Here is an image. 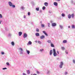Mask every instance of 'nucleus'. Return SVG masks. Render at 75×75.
<instances>
[{"label":"nucleus","mask_w":75,"mask_h":75,"mask_svg":"<svg viewBox=\"0 0 75 75\" xmlns=\"http://www.w3.org/2000/svg\"><path fill=\"white\" fill-rule=\"evenodd\" d=\"M51 46L52 47H54V45H53L52 43L51 44Z\"/></svg>","instance_id":"nucleus-25"},{"label":"nucleus","mask_w":75,"mask_h":75,"mask_svg":"<svg viewBox=\"0 0 75 75\" xmlns=\"http://www.w3.org/2000/svg\"><path fill=\"white\" fill-rule=\"evenodd\" d=\"M27 73L28 74H30V70H27Z\"/></svg>","instance_id":"nucleus-26"},{"label":"nucleus","mask_w":75,"mask_h":75,"mask_svg":"<svg viewBox=\"0 0 75 75\" xmlns=\"http://www.w3.org/2000/svg\"><path fill=\"white\" fill-rule=\"evenodd\" d=\"M47 42H48V43H50V44H51L52 43V42H51V41L50 40H48Z\"/></svg>","instance_id":"nucleus-24"},{"label":"nucleus","mask_w":75,"mask_h":75,"mask_svg":"<svg viewBox=\"0 0 75 75\" xmlns=\"http://www.w3.org/2000/svg\"><path fill=\"white\" fill-rule=\"evenodd\" d=\"M40 52H42V51H44V49H41L40 50Z\"/></svg>","instance_id":"nucleus-39"},{"label":"nucleus","mask_w":75,"mask_h":75,"mask_svg":"<svg viewBox=\"0 0 75 75\" xmlns=\"http://www.w3.org/2000/svg\"><path fill=\"white\" fill-rule=\"evenodd\" d=\"M59 27L61 29H62V28H63V26L60 25H59Z\"/></svg>","instance_id":"nucleus-21"},{"label":"nucleus","mask_w":75,"mask_h":75,"mask_svg":"<svg viewBox=\"0 0 75 75\" xmlns=\"http://www.w3.org/2000/svg\"><path fill=\"white\" fill-rule=\"evenodd\" d=\"M47 24L48 27H50V23H48Z\"/></svg>","instance_id":"nucleus-30"},{"label":"nucleus","mask_w":75,"mask_h":75,"mask_svg":"<svg viewBox=\"0 0 75 75\" xmlns=\"http://www.w3.org/2000/svg\"><path fill=\"white\" fill-rule=\"evenodd\" d=\"M41 26L42 27H44L45 26L44 24H41Z\"/></svg>","instance_id":"nucleus-27"},{"label":"nucleus","mask_w":75,"mask_h":75,"mask_svg":"<svg viewBox=\"0 0 75 75\" xmlns=\"http://www.w3.org/2000/svg\"><path fill=\"white\" fill-rule=\"evenodd\" d=\"M8 4L10 7H12L13 8H15L16 7V6L13 5V3L11 1H9L8 2Z\"/></svg>","instance_id":"nucleus-1"},{"label":"nucleus","mask_w":75,"mask_h":75,"mask_svg":"<svg viewBox=\"0 0 75 75\" xmlns=\"http://www.w3.org/2000/svg\"><path fill=\"white\" fill-rule=\"evenodd\" d=\"M65 53L66 54H68V51L66 50L65 51Z\"/></svg>","instance_id":"nucleus-37"},{"label":"nucleus","mask_w":75,"mask_h":75,"mask_svg":"<svg viewBox=\"0 0 75 75\" xmlns=\"http://www.w3.org/2000/svg\"><path fill=\"white\" fill-rule=\"evenodd\" d=\"M53 56L54 57H57V56L58 54H57V53H56V51H55V49H53Z\"/></svg>","instance_id":"nucleus-2"},{"label":"nucleus","mask_w":75,"mask_h":75,"mask_svg":"<svg viewBox=\"0 0 75 75\" xmlns=\"http://www.w3.org/2000/svg\"><path fill=\"white\" fill-rule=\"evenodd\" d=\"M6 64L8 66H9L10 65V64H9V62H7L6 63Z\"/></svg>","instance_id":"nucleus-34"},{"label":"nucleus","mask_w":75,"mask_h":75,"mask_svg":"<svg viewBox=\"0 0 75 75\" xmlns=\"http://www.w3.org/2000/svg\"><path fill=\"white\" fill-rule=\"evenodd\" d=\"M43 33L46 36H48V35L47 34V33H46V32L45 31H43Z\"/></svg>","instance_id":"nucleus-13"},{"label":"nucleus","mask_w":75,"mask_h":75,"mask_svg":"<svg viewBox=\"0 0 75 75\" xmlns=\"http://www.w3.org/2000/svg\"><path fill=\"white\" fill-rule=\"evenodd\" d=\"M37 74H40V72H39V71H37Z\"/></svg>","instance_id":"nucleus-47"},{"label":"nucleus","mask_w":75,"mask_h":75,"mask_svg":"<svg viewBox=\"0 0 75 75\" xmlns=\"http://www.w3.org/2000/svg\"><path fill=\"white\" fill-rule=\"evenodd\" d=\"M39 31H40L39 29H38V28L36 29V31H37V32H39Z\"/></svg>","instance_id":"nucleus-38"},{"label":"nucleus","mask_w":75,"mask_h":75,"mask_svg":"<svg viewBox=\"0 0 75 75\" xmlns=\"http://www.w3.org/2000/svg\"><path fill=\"white\" fill-rule=\"evenodd\" d=\"M26 18V17L25 16H24V18Z\"/></svg>","instance_id":"nucleus-51"},{"label":"nucleus","mask_w":75,"mask_h":75,"mask_svg":"<svg viewBox=\"0 0 75 75\" xmlns=\"http://www.w3.org/2000/svg\"><path fill=\"white\" fill-rule=\"evenodd\" d=\"M31 75H33V74H31Z\"/></svg>","instance_id":"nucleus-60"},{"label":"nucleus","mask_w":75,"mask_h":75,"mask_svg":"<svg viewBox=\"0 0 75 75\" xmlns=\"http://www.w3.org/2000/svg\"><path fill=\"white\" fill-rule=\"evenodd\" d=\"M49 13H51V11H49Z\"/></svg>","instance_id":"nucleus-49"},{"label":"nucleus","mask_w":75,"mask_h":75,"mask_svg":"<svg viewBox=\"0 0 75 75\" xmlns=\"http://www.w3.org/2000/svg\"><path fill=\"white\" fill-rule=\"evenodd\" d=\"M71 27L72 28H75V25H71Z\"/></svg>","instance_id":"nucleus-23"},{"label":"nucleus","mask_w":75,"mask_h":75,"mask_svg":"<svg viewBox=\"0 0 75 75\" xmlns=\"http://www.w3.org/2000/svg\"><path fill=\"white\" fill-rule=\"evenodd\" d=\"M21 8L22 10H24L25 8H24V6H22L21 7Z\"/></svg>","instance_id":"nucleus-22"},{"label":"nucleus","mask_w":75,"mask_h":75,"mask_svg":"<svg viewBox=\"0 0 75 75\" xmlns=\"http://www.w3.org/2000/svg\"><path fill=\"white\" fill-rule=\"evenodd\" d=\"M52 27H55L57 25V24L55 23H52Z\"/></svg>","instance_id":"nucleus-5"},{"label":"nucleus","mask_w":75,"mask_h":75,"mask_svg":"<svg viewBox=\"0 0 75 75\" xmlns=\"http://www.w3.org/2000/svg\"><path fill=\"white\" fill-rule=\"evenodd\" d=\"M51 23H52V21H51Z\"/></svg>","instance_id":"nucleus-59"},{"label":"nucleus","mask_w":75,"mask_h":75,"mask_svg":"<svg viewBox=\"0 0 75 75\" xmlns=\"http://www.w3.org/2000/svg\"><path fill=\"white\" fill-rule=\"evenodd\" d=\"M1 30H2V31H3V29H2Z\"/></svg>","instance_id":"nucleus-58"},{"label":"nucleus","mask_w":75,"mask_h":75,"mask_svg":"<svg viewBox=\"0 0 75 75\" xmlns=\"http://www.w3.org/2000/svg\"><path fill=\"white\" fill-rule=\"evenodd\" d=\"M40 13H42V11L41 10H40Z\"/></svg>","instance_id":"nucleus-52"},{"label":"nucleus","mask_w":75,"mask_h":75,"mask_svg":"<svg viewBox=\"0 0 75 75\" xmlns=\"http://www.w3.org/2000/svg\"><path fill=\"white\" fill-rule=\"evenodd\" d=\"M54 5L55 6H58V3L56 2H54Z\"/></svg>","instance_id":"nucleus-7"},{"label":"nucleus","mask_w":75,"mask_h":75,"mask_svg":"<svg viewBox=\"0 0 75 75\" xmlns=\"http://www.w3.org/2000/svg\"><path fill=\"white\" fill-rule=\"evenodd\" d=\"M5 30H6V31H8V28H7L6 27Z\"/></svg>","instance_id":"nucleus-41"},{"label":"nucleus","mask_w":75,"mask_h":75,"mask_svg":"<svg viewBox=\"0 0 75 75\" xmlns=\"http://www.w3.org/2000/svg\"><path fill=\"white\" fill-rule=\"evenodd\" d=\"M52 50H51L50 52V55H52Z\"/></svg>","instance_id":"nucleus-17"},{"label":"nucleus","mask_w":75,"mask_h":75,"mask_svg":"<svg viewBox=\"0 0 75 75\" xmlns=\"http://www.w3.org/2000/svg\"><path fill=\"white\" fill-rule=\"evenodd\" d=\"M1 54L2 55H4V52H1Z\"/></svg>","instance_id":"nucleus-42"},{"label":"nucleus","mask_w":75,"mask_h":75,"mask_svg":"<svg viewBox=\"0 0 75 75\" xmlns=\"http://www.w3.org/2000/svg\"><path fill=\"white\" fill-rule=\"evenodd\" d=\"M62 49L63 50H65V48L64 47H62Z\"/></svg>","instance_id":"nucleus-43"},{"label":"nucleus","mask_w":75,"mask_h":75,"mask_svg":"<svg viewBox=\"0 0 75 75\" xmlns=\"http://www.w3.org/2000/svg\"><path fill=\"white\" fill-rule=\"evenodd\" d=\"M57 53L58 54H59V51H57Z\"/></svg>","instance_id":"nucleus-50"},{"label":"nucleus","mask_w":75,"mask_h":75,"mask_svg":"<svg viewBox=\"0 0 75 75\" xmlns=\"http://www.w3.org/2000/svg\"><path fill=\"white\" fill-rule=\"evenodd\" d=\"M67 74H68V72L67 71H65L64 73V75H67Z\"/></svg>","instance_id":"nucleus-28"},{"label":"nucleus","mask_w":75,"mask_h":75,"mask_svg":"<svg viewBox=\"0 0 75 75\" xmlns=\"http://www.w3.org/2000/svg\"><path fill=\"white\" fill-rule=\"evenodd\" d=\"M42 10H45V6H43V7L42 8Z\"/></svg>","instance_id":"nucleus-40"},{"label":"nucleus","mask_w":75,"mask_h":75,"mask_svg":"<svg viewBox=\"0 0 75 75\" xmlns=\"http://www.w3.org/2000/svg\"><path fill=\"white\" fill-rule=\"evenodd\" d=\"M35 35L36 37H38L39 36H40V33H35Z\"/></svg>","instance_id":"nucleus-8"},{"label":"nucleus","mask_w":75,"mask_h":75,"mask_svg":"<svg viewBox=\"0 0 75 75\" xmlns=\"http://www.w3.org/2000/svg\"><path fill=\"white\" fill-rule=\"evenodd\" d=\"M39 8H36V11H39Z\"/></svg>","instance_id":"nucleus-29"},{"label":"nucleus","mask_w":75,"mask_h":75,"mask_svg":"<svg viewBox=\"0 0 75 75\" xmlns=\"http://www.w3.org/2000/svg\"><path fill=\"white\" fill-rule=\"evenodd\" d=\"M26 51L27 54L28 55H29V54H30V50H26Z\"/></svg>","instance_id":"nucleus-9"},{"label":"nucleus","mask_w":75,"mask_h":75,"mask_svg":"<svg viewBox=\"0 0 75 75\" xmlns=\"http://www.w3.org/2000/svg\"><path fill=\"white\" fill-rule=\"evenodd\" d=\"M73 62L74 64H75V60L74 59L73 60Z\"/></svg>","instance_id":"nucleus-45"},{"label":"nucleus","mask_w":75,"mask_h":75,"mask_svg":"<svg viewBox=\"0 0 75 75\" xmlns=\"http://www.w3.org/2000/svg\"><path fill=\"white\" fill-rule=\"evenodd\" d=\"M38 44H41V42L40 41H38Z\"/></svg>","instance_id":"nucleus-36"},{"label":"nucleus","mask_w":75,"mask_h":75,"mask_svg":"<svg viewBox=\"0 0 75 75\" xmlns=\"http://www.w3.org/2000/svg\"><path fill=\"white\" fill-rule=\"evenodd\" d=\"M51 74V72L49 70H47V74L48 75H50Z\"/></svg>","instance_id":"nucleus-10"},{"label":"nucleus","mask_w":75,"mask_h":75,"mask_svg":"<svg viewBox=\"0 0 75 75\" xmlns=\"http://www.w3.org/2000/svg\"><path fill=\"white\" fill-rule=\"evenodd\" d=\"M3 18V16H2V15L1 14H0V18Z\"/></svg>","instance_id":"nucleus-32"},{"label":"nucleus","mask_w":75,"mask_h":75,"mask_svg":"<svg viewBox=\"0 0 75 75\" xmlns=\"http://www.w3.org/2000/svg\"><path fill=\"white\" fill-rule=\"evenodd\" d=\"M40 39H43V38H45V36L44 35H42L40 36Z\"/></svg>","instance_id":"nucleus-12"},{"label":"nucleus","mask_w":75,"mask_h":75,"mask_svg":"<svg viewBox=\"0 0 75 75\" xmlns=\"http://www.w3.org/2000/svg\"><path fill=\"white\" fill-rule=\"evenodd\" d=\"M64 65V63L62 62H60V64L59 65V67L60 68H62V66Z\"/></svg>","instance_id":"nucleus-3"},{"label":"nucleus","mask_w":75,"mask_h":75,"mask_svg":"<svg viewBox=\"0 0 75 75\" xmlns=\"http://www.w3.org/2000/svg\"><path fill=\"white\" fill-rule=\"evenodd\" d=\"M28 37V35H27V34H26V33H24L23 34V37L24 38H26Z\"/></svg>","instance_id":"nucleus-4"},{"label":"nucleus","mask_w":75,"mask_h":75,"mask_svg":"<svg viewBox=\"0 0 75 75\" xmlns=\"http://www.w3.org/2000/svg\"><path fill=\"white\" fill-rule=\"evenodd\" d=\"M68 18H69V19H71V14H69L68 15Z\"/></svg>","instance_id":"nucleus-6"},{"label":"nucleus","mask_w":75,"mask_h":75,"mask_svg":"<svg viewBox=\"0 0 75 75\" xmlns=\"http://www.w3.org/2000/svg\"><path fill=\"white\" fill-rule=\"evenodd\" d=\"M35 42H36V43H37V42H38V41L37 40H36Z\"/></svg>","instance_id":"nucleus-53"},{"label":"nucleus","mask_w":75,"mask_h":75,"mask_svg":"<svg viewBox=\"0 0 75 75\" xmlns=\"http://www.w3.org/2000/svg\"><path fill=\"white\" fill-rule=\"evenodd\" d=\"M18 35H19V36H21V35H22V32H19L18 33Z\"/></svg>","instance_id":"nucleus-15"},{"label":"nucleus","mask_w":75,"mask_h":75,"mask_svg":"<svg viewBox=\"0 0 75 75\" xmlns=\"http://www.w3.org/2000/svg\"><path fill=\"white\" fill-rule=\"evenodd\" d=\"M57 0V1H60V0Z\"/></svg>","instance_id":"nucleus-57"},{"label":"nucleus","mask_w":75,"mask_h":75,"mask_svg":"<svg viewBox=\"0 0 75 75\" xmlns=\"http://www.w3.org/2000/svg\"><path fill=\"white\" fill-rule=\"evenodd\" d=\"M70 28V26H68V28Z\"/></svg>","instance_id":"nucleus-56"},{"label":"nucleus","mask_w":75,"mask_h":75,"mask_svg":"<svg viewBox=\"0 0 75 75\" xmlns=\"http://www.w3.org/2000/svg\"><path fill=\"white\" fill-rule=\"evenodd\" d=\"M40 23L41 24H42V21H41L40 22Z\"/></svg>","instance_id":"nucleus-55"},{"label":"nucleus","mask_w":75,"mask_h":75,"mask_svg":"<svg viewBox=\"0 0 75 75\" xmlns=\"http://www.w3.org/2000/svg\"><path fill=\"white\" fill-rule=\"evenodd\" d=\"M18 50L19 51V52L20 51H23V48L20 47V48H19V49H18Z\"/></svg>","instance_id":"nucleus-18"},{"label":"nucleus","mask_w":75,"mask_h":75,"mask_svg":"<svg viewBox=\"0 0 75 75\" xmlns=\"http://www.w3.org/2000/svg\"><path fill=\"white\" fill-rule=\"evenodd\" d=\"M31 44H32V42L31 41H29L27 44L28 45H31Z\"/></svg>","instance_id":"nucleus-11"},{"label":"nucleus","mask_w":75,"mask_h":75,"mask_svg":"<svg viewBox=\"0 0 75 75\" xmlns=\"http://www.w3.org/2000/svg\"><path fill=\"white\" fill-rule=\"evenodd\" d=\"M11 44L12 45L14 46V42H11Z\"/></svg>","instance_id":"nucleus-20"},{"label":"nucleus","mask_w":75,"mask_h":75,"mask_svg":"<svg viewBox=\"0 0 75 75\" xmlns=\"http://www.w3.org/2000/svg\"><path fill=\"white\" fill-rule=\"evenodd\" d=\"M62 17H65V14L64 13H62Z\"/></svg>","instance_id":"nucleus-31"},{"label":"nucleus","mask_w":75,"mask_h":75,"mask_svg":"<svg viewBox=\"0 0 75 75\" xmlns=\"http://www.w3.org/2000/svg\"><path fill=\"white\" fill-rule=\"evenodd\" d=\"M20 52V54H23L24 52V50L20 51L19 52Z\"/></svg>","instance_id":"nucleus-16"},{"label":"nucleus","mask_w":75,"mask_h":75,"mask_svg":"<svg viewBox=\"0 0 75 75\" xmlns=\"http://www.w3.org/2000/svg\"><path fill=\"white\" fill-rule=\"evenodd\" d=\"M44 5L45 6L47 7V6H48V2H45L44 3Z\"/></svg>","instance_id":"nucleus-14"},{"label":"nucleus","mask_w":75,"mask_h":75,"mask_svg":"<svg viewBox=\"0 0 75 75\" xmlns=\"http://www.w3.org/2000/svg\"><path fill=\"white\" fill-rule=\"evenodd\" d=\"M1 22H2V21H0V24H1Z\"/></svg>","instance_id":"nucleus-54"},{"label":"nucleus","mask_w":75,"mask_h":75,"mask_svg":"<svg viewBox=\"0 0 75 75\" xmlns=\"http://www.w3.org/2000/svg\"><path fill=\"white\" fill-rule=\"evenodd\" d=\"M28 16H30V12H28Z\"/></svg>","instance_id":"nucleus-44"},{"label":"nucleus","mask_w":75,"mask_h":75,"mask_svg":"<svg viewBox=\"0 0 75 75\" xmlns=\"http://www.w3.org/2000/svg\"><path fill=\"white\" fill-rule=\"evenodd\" d=\"M71 16L72 18H74V14H71Z\"/></svg>","instance_id":"nucleus-33"},{"label":"nucleus","mask_w":75,"mask_h":75,"mask_svg":"<svg viewBox=\"0 0 75 75\" xmlns=\"http://www.w3.org/2000/svg\"><path fill=\"white\" fill-rule=\"evenodd\" d=\"M67 41L66 40H64L63 41V43H67Z\"/></svg>","instance_id":"nucleus-19"},{"label":"nucleus","mask_w":75,"mask_h":75,"mask_svg":"<svg viewBox=\"0 0 75 75\" xmlns=\"http://www.w3.org/2000/svg\"><path fill=\"white\" fill-rule=\"evenodd\" d=\"M2 69H3V70H4V69H7V68H6V67L4 68H3Z\"/></svg>","instance_id":"nucleus-46"},{"label":"nucleus","mask_w":75,"mask_h":75,"mask_svg":"<svg viewBox=\"0 0 75 75\" xmlns=\"http://www.w3.org/2000/svg\"><path fill=\"white\" fill-rule=\"evenodd\" d=\"M23 75H26V74H25V73H23Z\"/></svg>","instance_id":"nucleus-48"},{"label":"nucleus","mask_w":75,"mask_h":75,"mask_svg":"<svg viewBox=\"0 0 75 75\" xmlns=\"http://www.w3.org/2000/svg\"><path fill=\"white\" fill-rule=\"evenodd\" d=\"M8 37H11V34L10 33H9V34H8Z\"/></svg>","instance_id":"nucleus-35"}]
</instances>
